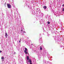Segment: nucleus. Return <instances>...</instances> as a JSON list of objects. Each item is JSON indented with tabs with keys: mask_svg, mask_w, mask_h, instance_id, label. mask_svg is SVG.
Segmentation results:
<instances>
[{
	"mask_svg": "<svg viewBox=\"0 0 64 64\" xmlns=\"http://www.w3.org/2000/svg\"><path fill=\"white\" fill-rule=\"evenodd\" d=\"M25 50L24 51V52L25 54H28V49L26 48H25Z\"/></svg>",
	"mask_w": 64,
	"mask_h": 64,
	"instance_id": "nucleus-1",
	"label": "nucleus"
},
{
	"mask_svg": "<svg viewBox=\"0 0 64 64\" xmlns=\"http://www.w3.org/2000/svg\"><path fill=\"white\" fill-rule=\"evenodd\" d=\"M7 6H8V8H11V5L10 4H7Z\"/></svg>",
	"mask_w": 64,
	"mask_h": 64,
	"instance_id": "nucleus-2",
	"label": "nucleus"
},
{
	"mask_svg": "<svg viewBox=\"0 0 64 64\" xmlns=\"http://www.w3.org/2000/svg\"><path fill=\"white\" fill-rule=\"evenodd\" d=\"M28 62L30 63V64H32V61L30 59L28 61Z\"/></svg>",
	"mask_w": 64,
	"mask_h": 64,
	"instance_id": "nucleus-3",
	"label": "nucleus"
},
{
	"mask_svg": "<svg viewBox=\"0 0 64 64\" xmlns=\"http://www.w3.org/2000/svg\"><path fill=\"white\" fill-rule=\"evenodd\" d=\"M7 36H8V34H7V32H6L5 36L6 38H7Z\"/></svg>",
	"mask_w": 64,
	"mask_h": 64,
	"instance_id": "nucleus-4",
	"label": "nucleus"
},
{
	"mask_svg": "<svg viewBox=\"0 0 64 64\" xmlns=\"http://www.w3.org/2000/svg\"><path fill=\"white\" fill-rule=\"evenodd\" d=\"M43 8L44 9H46V8H47V7L46 6H44L43 7Z\"/></svg>",
	"mask_w": 64,
	"mask_h": 64,
	"instance_id": "nucleus-5",
	"label": "nucleus"
},
{
	"mask_svg": "<svg viewBox=\"0 0 64 64\" xmlns=\"http://www.w3.org/2000/svg\"><path fill=\"white\" fill-rule=\"evenodd\" d=\"M26 58L27 60H29V56H27L26 57Z\"/></svg>",
	"mask_w": 64,
	"mask_h": 64,
	"instance_id": "nucleus-6",
	"label": "nucleus"
},
{
	"mask_svg": "<svg viewBox=\"0 0 64 64\" xmlns=\"http://www.w3.org/2000/svg\"><path fill=\"white\" fill-rule=\"evenodd\" d=\"M1 58L2 61H4V57H2Z\"/></svg>",
	"mask_w": 64,
	"mask_h": 64,
	"instance_id": "nucleus-7",
	"label": "nucleus"
},
{
	"mask_svg": "<svg viewBox=\"0 0 64 64\" xmlns=\"http://www.w3.org/2000/svg\"><path fill=\"white\" fill-rule=\"evenodd\" d=\"M54 14L55 15H56V16H58V14H57L55 12H54Z\"/></svg>",
	"mask_w": 64,
	"mask_h": 64,
	"instance_id": "nucleus-8",
	"label": "nucleus"
},
{
	"mask_svg": "<svg viewBox=\"0 0 64 64\" xmlns=\"http://www.w3.org/2000/svg\"><path fill=\"white\" fill-rule=\"evenodd\" d=\"M44 63H46V60H44Z\"/></svg>",
	"mask_w": 64,
	"mask_h": 64,
	"instance_id": "nucleus-9",
	"label": "nucleus"
},
{
	"mask_svg": "<svg viewBox=\"0 0 64 64\" xmlns=\"http://www.w3.org/2000/svg\"><path fill=\"white\" fill-rule=\"evenodd\" d=\"M47 23L48 24H50V22H47Z\"/></svg>",
	"mask_w": 64,
	"mask_h": 64,
	"instance_id": "nucleus-10",
	"label": "nucleus"
},
{
	"mask_svg": "<svg viewBox=\"0 0 64 64\" xmlns=\"http://www.w3.org/2000/svg\"><path fill=\"white\" fill-rule=\"evenodd\" d=\"M40 49L41 50H42V48H41V46L40 47Z\"/></svg>",
	"mask_w": 64,
	"mask_h": 64,
	"instance_id": "nucleus-11",
	"label": "nucleus"
},
{
	"mask_svg": "<svg viewBox=\"0 0 64 64\" xmlns=\"http://www.w3.org/2000/svg\"><path fill=\"white\" fill-rule=\"evenodd\" d=\"M59 23L60 24H61V21H60H60H59Z\"/></svg>",
	"mask_w": 64,
	"mask_h": 64,
	"instance_id": "nucleus-12",
	"label": "nucleus"
},
{
	"mask_svg": "<svg viewBox=\"0 0 64 64\" xmlns=\"http://www.w3.org/2000/svg\"><path fill=\"white\" fill-rule=\"evenodd\" d=\"M62 11H63L64 12V8H63Z\"/></svg>",
	"mask_w": 64,
	"mask_h": 64,
	"instance_id": "nucleus-13",
	"label": "nucleus"
},
{
	"mask_svg": "<svg viewBox=\"0 0 64 64\" xmlns=\"http://www.w3.org/2000/svg\"><path fill=\"white\" fill-rule=\"evenodd\" d=\"M39 38H40L39 40H41V38H40V37H39Z\"/></svg>",
	"mask_w": 64,
	"mask_h": 64,
	"instance_id": "nucleus-14",
	"label": "nucleus"
},
{
	"mask_svg": "<svg viewBox=\"0 0 64 64\" xmlns=\"http://www.w3.org/2000/svg\"><path fill=\"white\" fill-rule=\"evenodd\" d=\"M24 32V31H22L21 32H22V33H23Z\"/></svg>",
	"mask_w": 64,
	"mask_h": 64,
	"instance_id": "nucleus-15",
	"label": "nucleus"
},
{
	"mask_svg": "<svg viewBox=\"0 0 64 64\" xmlns=\"http://www.w3.org/2000/svg\"><path fill=\"white\" fill-rule=\"evenodd\" d=\"M62 6L63 7H64V4H63L62 5Z\"/></svg>",
	"mask_w": 64,
	"mask_h": 64,
	"instance_id": "nucleus-16",
	"label": "nucleus"
},
{
	"mask_svg": "<svg viewBox=\"0 0 64 64\" xmlns=\"http://www.w3.org/2000/svg\"><path fill=\"white\" fill-rule=\"evenodd\" d=\"M21 40V39H20V40L19 41V43H20L21 42H20V40Z\"/></svg>",
	"mask_w": 64,
	"mask_h": 64,
	"instance_id": "nucleus-17",
	"label": "nucleus"
},
{
	"mask_svg": "<svg viewBox=\"0 0 64 64\" xmlns=\"http://www.w3.org/2000/svg\"><path fill=\"white\" fill-rule=\"evenodd\" d=\"M6 3H5V4H4V5L5 6L6 5Z\"/></svg>",
	"mask_w": 64,
	"mask_h": 64,
	"instance_id": "nucleus-18",
	"label": "nucleus"
},
{
	"mask_svg": "<svg viewBox=\"0 0 64 64\" xmlns=\"http://www.w3.org/2000/svg\"><path fill=\"white\" fill-rule=\"evenodd\" d=\"M21 32L23 31V30H21Z\"/></svg>",
	"mask_w": 64,
	"mask_h": 64,
	"instance_id": "nucleus-19",
	"label": "nucleus"
},
{
	"mask_svg": "<svg viewBox=\"0 0 64 64\" xmlns=\"http://www.w3.org/2000/svg\"><path fill=\"white\" fill-rule=\"evenodd\" d=\"M2 52V51L0 50V53H1Z\"/></svg>",
	"mask_w": 64,
	"mask_h": 64,
	"instance_id": "nucleus-20",
	"label": "nucleus"
},
{
	"mask_svg": "<svg viewBox=\"0 0 64 64\" xmlns=\"http://www.w3.org/2000/svg\"><path fill=\"white\" fill-rule=\"evenodd\" d=\"M19 64H22L21 63V62H20V63Z\"/></svg>",
	"mask_w": 64,
	"mask_h": 64,
	"instance_id": "nucleus-21",
	"label": "nucleus"
},
{
	"mask_svg": "<svg viewBox=\"0 0 64 64\" xmlns=\"http://www.w3.org/2000/svg\"><path fill=\"white\" fill-rule=\"evenodd\" d=\"M24 33H26V32H24Z\"/></svg>",
	"mask_w": 64,
	"mask_h": 64,
	"instance_id": "nucleus-22",
	"label": "nucleus"
},
{
	"mask_svg": "<svg viewBox=\"0 0 64 64\" xmlns=\"http://www.w3.org/2000/svg\"><path fill=\"white\" fill-rule=\"evenodd\" d=\"M38 8H37V9H36L37 10H38Z\"/></svg>",
	"mask_w": 64,
	"mask_h": 64,
	"instance_id": "nucleus-23",
	"label": "nucleus"
},
{
	"mask_svg": "<svg viewBox=\"0 0 64 64\" xmlns=\"http://www.w3.org/2000/svg\"><path fill=\"white\" fill-rule=\"evenodd\" d=\"M48 36H49V35H48Z\"/></svg>",
	"mask_w": 64,
	"mask_h": 64,
	"instance_id": "nucleus-24",
	"label": "nucleus"
},
{
	"mask_svg": "<svg viewBox=\"0 0 64 64\" xmlns=\"http://www.w3.org/2000/svg\"><path fill=\"white\" fill-rule=\"evenodd\" d=\"M32 45H33V44H32Z\"/></svg>",
	"mask_w": 64,
	"mask_h": 64,
	"instance_id": "nucleus-25",
	"label": "nucleus"
},
{
	"mask_svg": "<svg viewBox=\"0 0 64 64\" xmlns=\"http://www.w3.org/2000/svg\"><path fill=\"white\" fill-rule=\"evenodd\" d=\"M62 29H63V28H62Z\"/></svg>",
	"mask_w": 64,
	"mask_h": 64,
	"instance_id": "nucleus-26",
	"label": "nucleus"
},
{
	"mask_svg": "<svg viewBox=\"0 0 64 64\" xmlns=\"http://www.w3.org/2000/svg\"><path fill=\"white\" fill-rule=\"evenodd\" d=\"M14 53H16L15 52H14Z\"/></svg>",
	"mask_w": 64,
	"mask_h": 64,
	"instance_id": "nucleus-27",
	"label": "nucleus"
},
{
	"mask_svg": "<svg viewBox=\"0 0 64 64\" xmlns=\"http://www.w3.org/2000/svg\"><path fill=\"white\" fill-rule=\"evenodd\" d=\"M17 19H18V18Z\"/></svg>",
	"mask_w": 64,
	"mask_h": 64,
	"instance_id": "nucleus-28",
	"label": "nucleus"
},
{
	"mask_svg": "<svg viewBox=\"0 0 64 64\" xmlns=\"http://www.w3.org/2000/svg\"><path fill=\"white\" fill-rule=\"evenodd\" d=\"M17 21H18V20H17Z\"/></svg>",
	"mask_w": 64,
	"mask_h": 64,
	"instance_id": "nucleus-29",
	"label": "nucleus"
}]
</instances>
